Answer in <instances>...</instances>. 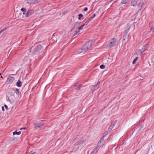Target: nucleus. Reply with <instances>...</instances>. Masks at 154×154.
Instances as JSON below:
<instances>
[{
    "label": "nucleus",
    "mask_w": 154,
    "mask_h": 154,
    "mask_svg": "<svg viewBox=\"0 0 154 154\" xmlns=\"http://www.w3.org/2000/svg\"><path fill=\"white\" fill-rule=\"evenodd\" d=\"M91 42L89 41L86 42L81 48L79 49L77 51L79 54L81 53H84L88 50L90 47L91 46Z\"/></svg>",
    "instance_id": "f257e3e1"
},
{
    "label": "nucleus",
    "mask_w": 154,
    "mask_h": 154,
    "mask_svg": "<svg viewBox=\"0 0 154 154\" xmlns=\"http://www.w3.org/2000/svg\"><path fill=\"white\" fill-rule=\"evenodd\" d=\"M143 3L141 4L140 2L138 3V1L136 0L132 1L131 2V6H137L138 8H140L139 9L140 10L142 9Z\"/></svg>",
    "instance_id": "f03ea898"
},
{
    "label": "nucleus",
    "mask_w": 154,
    "mask_h": 154,
    "mask_svg": "<svg viewBox=\"0 0 154 154\" xmlns=\"http://www.w3.org/2000/svg\"><path fill=\"white\" fill-rule=\"evenodd\" d=\"M116 42V40L114 38H112L110 41L109 44L108 45L107 47L109 48H111L112 47L114 46Z\"/></svg>",
    "instance_id": "7ed1b4c3"
},
{
    "label": "nucleus",
    "mask_w": 154,
    "mask_h": 154,
    "mask_svg": "<svg viewBox=\"0 0 154 154\" xmlns=\"http://www.w3.org/2000/svg\"><path fill=\"white\" fill-rule=\"evenodd\" d=\"M44 125V123L42 121L34 124V128L35 129H38L39 128H41Z\"/></svg>",
    "instance_id": "20e7f679"
},
{
    "label": "nucleus",
    "mask_w": 154,
    "mask_h": 154,
    "mask_svg": "<svg viewBox=\"0 0 154 154\" xmlns=\"http://www.w3.org/2000/svg\"><path fill=\"white\" fill-rule=\"evenodd\" d=\"M15 79L14 77L11 76L8 77L7 78L6 82L8 84L11 83L15 80Z\"/></svg>",
    "instance_id": "39448f33"
},
{
    "label": "nucleus",
    "mask_w": 154,
    "mask_h": 154,
    "mask_svg": "<svg viewBox=\"0 0 154 154\" xmlns=\"http://www.w3.org/2000/svg\"><path fill=\"white\" fill-rule=\"evenodd\" d=\"M26 3L29 4L36 3L37 2V0H25Z\"/></svg>",
    "instance_id": "423d86ee"
},
{
    "label": "nucleus",
    "mask_w": 154,
    "mask_h": 154,
    "mask_svg": "<svg viewBox=\"0 0 154 154\" xmlns=\"http://www.w3.org/2000/svg\"><path fill=\"white\" fill-rule=\"evenodd\" d=\"M116 123V121H115L111 123L108 129V131L110 132L111 131V130L113 128Z\"/></svg>",
    "instance_id": "0eeeda50"
},
{
    "label": "nucleus",
    "mask_w": 154,
    "mask_h": 154,
    "mask_svg": "<svg viewBox=\"0 0 154 154\" xmlns=\"http://www.w3.org/2000/svg\"><path fill=\"white\" fill-rule=\"evenodd\" d=\"M33 12L34 11L33 10H29L25 14V16L26 17H29L33 13Z\"/></svg>",
    "instance_id": "6e6552de"
},
{
    "label": "nucleus",
    "mask_w": 154,
    "mask_h": 154,
    "mask_svg": "<svg viewBox=\"0 0 154 154\" xmlns=\"http://www.w3.org/2000/svg\"><path fill=\"white\" fill-rule=\"evenodd\" d=\"M87 22H86L84 24L81 25L80 27L78 28V31H76L75 32L76 33H77L79 32L80 30L81 29H83V27L85 25H87L88 23H87Z\"/></svg>",
    "instance_id": "1a4fd4ad"
},
{
    "label": "nucleus",
    "mask_w": 154,
    "mask_h": 154,
    "mask_svg": "<svg viewBox=\"0 0 154 154\" xmlns=\"http://www.w3.org/2000/svg\"><path fill=\"white\" fill-rule=\"evenodd\" d=\"M100 83V82H98L97 84L96 85H95L94 87V88H92V90H93V91H94V90H95L97 89V88H98V87H99V84Z\"/></svg>",
    "instance_id": "9d476101"
},
{
    "label": "nucleus",
    "mask_w": 154,
    "mask_h": 154,
    "mask_svg": "<svg viewBox=\"0 0 154 154\" xmlns=\"http://www.w3.org/2000/svg\"><path fill=\"white\" fill-rule=\"evenodd\" d=\"M148 46V45H146L144 46H143L142 48V49L141 50V51L142 52H143L146 50L147 49V47Z\"/></svg>",
    "instance_id": "9b49d317"
},
{
    "label": "nucleus",
    "mask_w": 154,
    "mask_h": 154,
    "mask_svg": "<svg viewBox=\"0 0 154 154\" xmlns=\"http://www.w3.org/2000/svg\"><path fill=\"white\" fill-rule=\"evenodd\" d=\"M22 83L20 80H18L16 83V85L19 87H20L22 86Z\"/></svg>",
    "instance_id": "f8f14e48"
},
{
    "label": "nucleus",
    "mask_w": 154,
    "mask_h": 154,
    "mask_svg": "<svg viewBox=\"0 0 154 154\" xmlns=\"http://www.w3.org/2000/svg\"><path fill=\"white\" fill-rule=\"evenodd\" d=\"M21 10L23 12V14L25 15L26 9L25 8H23L21 9Z\"/></svg>",
    "instance_id": "ddd939ff"
},
{
    "label": "nucleus",
    "mask_w": 154,
    "mask_h": 154,
    "mask_svg": "<svg viewBox=\"0 0 154 154\" xmlns=\"http://www.w3.org/2000/svg\"><path fill=\"white\" fill-rule=\"evenodd\" d=\"M8 29V28L5 27L4 28L2 29L1 31H0V35L1 34L5 31Z\"/></svg>",
    "instance_id": "4468645a"
},
{
    "label": "nucleus",
    "mask_w": 154,
    "mask_h": 154,
    "mask_svg": "<svg viewBox=\"0 0 154 154\" xmlns=\"http://www.w3.org/2000/svg\"><path fill=\"white\" fill-rule=\"evenodd\" d=\"M21 133V131L17 132L15 131L13 132V134L15 135V134H17L18 135H20Z\"/></svg>",
    "instance_id": "2eb2a0df"
},
{
    "label": "nucleus",
    "mask_w": 154,
    "mask_h": 154,
    "mask_svg": "<svg viewBox=\"0 0 154 154\" xmlns=\"http://www.w3.org/2000/svg\"><path fill=\"white\" fill-rule=\"evenodd\" d=\"M81 85H77L75 86V88L76 89L79 90L80 89Z\"/></svg>",
    "instance_id": "dca6fc26"
},
{
    "label": "nucleus",
    "mask_w": 154,
    "mask_h": 154,
    "mask_svg": "<svg viewBox=\"0 0 154 154\" xmlns=\"http://www.w3.org/2000/svg\"><path fill=\"white\" fill-rule=\"evenodd\" d=\"M97 147H95L93 151L91 152V154H93L94 152L97 149Z\"/></svg>",
    "instance_id": "f3484780"
},
{
    "label": "nucleus",
    "mask_w": 154,
    "mask_h": 154,
    "mask_svg": "<svg viewBox=\"0 0 154 154\" xmlns=\"http://www.w3.org/2000/svg\"><path fill=\"white\" fill-rule=\"evenodd\" d=\"M127 0H122L121 2V4H125L127 2Z\"/></svg>",
    "instance_id": "a211bd4d"
},
{
    "label": "nucleus",
    "mask_w": 154,
    "mask_h": 154,
    "mask_svg": "<svg viewBox=\"0 0 154 154\" xmlns=\"http://www.w3.org/2000/svg\"><path fill=\"white\" fill-rule=\"evenodd\" d=\"M138 59V57H137L134 60L133 62V63H132L133 64H135L136 63Z\"/></svg>",
    "instance_id": "6ab92c4d"
},
{
    "label": "nucleus",
    "mask_w": 154,
    "mask_h": 154,
    "mask_svg": "<svg viewBox=\"0 0 154 154\" xmlns=\"http://www.w3.org/2000/svg\"><path fill=\"white\" fill-rule=\"evenodd\" d=\"M15 92L17 94H20L19 90L18 89L16 88L15 90Z\"/></svg>",
    "instance_id": "aec40b11"
},
{
    "label": "nucleus",
    "mask_w": 154,
    "mask_h": 154,
    "mask_svg": "<svg viewBox=\"0 0 154 154\" xmlns=\"http://www.w3.org/2000/svg\"><path fill=\"white\" fill-rule=\"evenodd\" d=\"M95 15H96L95 14H93V15L91 17H90V19H89L88 20V21H89V20H91V19H92L93 18H94V17H95Z\"/></svg>",
    "instance_id": "412c9836"
},
{
    "label": "nucleus",
    "mask_w": 154,
    "mask_h": 154,
    "mask_svg": "<svg viewBox=\"0 0 154 154\" xmlns=\"http://www.w3.org/2000/svg\"><path fill=\"white\" fill-rule=\"evenodd\" d=\"M78 16L79 17L78 19L80 20L83 17V15L82 14H80L78 15Z\"/></svg>",
    "instance_id": "4be33fe9"
},
{
    "label": "nucleus",
    "mask_w": 154,
    "mask_h": 154,
    "mask_svg": "<svg viewBox=\"0 0 154 154\" xmlns=\"http://www.w3.org/2000/svg\"><path fill=\"white\" fill-rule=\"evenodd\" d=\"M151 29L152 32H154V24L152 26Z\"/></svg>",
    "instance_id": "5701e85b"
},
{
    "label": "nucleus",
    "mask_w": 154,
    "mask_h": 154,
    "mask_svg": "<svg viewBox=\"0 0 154 154\" xmlns=\"http://www.w3.org/2000/svg\"><path fill=\"white\" fill-rule=\"evenodd\" d=\"M105 67V66L102 64L100 66V68L101 69H103Z\"/></svg>",
    "instance_id": "b1692460"
},
{
    "label": "nucleus",
    "mask_w": 154,
    "mask_h": 154,
    "mask_svg": "<svg viewBox=\"0 0 154 154\" xmlns=\"http://www.w3.org/2000/svg\"><path fill=\"white\" fill-rule=\"evenodd\" d=\"M100 144L101 143H100V142H98L96 147H97V148H98V147L100 145Z\"/></svg>",
    "instance_id": "393cba45"
},
{
    "label": "nucleus",
    "mask_w": 154,
    "mask_h": 154,
    "mask_svg": "<svg viewBox=\"0 0 154 154\" xmlns=\"http://www.w3.org/2000/svg\"><path fill=\"white\" fill-rule=\"evenodd\" d=\"M42 48V47L41 45H38V46H37V49L39 48V49H41Z\"/></svg>",
    "instance_id": "a878e982"
},
{
    "label": "nucleus",
    "mask_w": 154,
    "mask_h": 154,
    "mask_svg": "<svg viewBox=\"0 0 154 154\" xmlns=\"http://www.w3.org/2000/svg\"><path fill=\"white\" fill-rule=\"evenodd\" d=\"M103 138H101V139H100V141H99V142H100V143H101L102 142H103Z\"/></svg>",
    "instance_id": "bb28decb"
},
{
    "label": "nucleus",
    "mask_w": 154,
    "mask_h": 154,
    "mask_svg": "<svg viewBox=\"0 0 154 154\" xmlns=\"http://www.w3.org/2000/svg\"><path fill=\"white\" fill-rule=\"evenodd\" d=\"M87 10L88 8L87 7H86L84 9V11H86Z\"/></svg>",
    "instance_id": "cd10ccee"
},
{
    "label": "nucleus",
    "mask_w": 154,
    "mask_h": 154,
    "mask_svg": "<svg viewBox=\"0 0 154 154\" xmlns=\"http://www.w3.org/2000/svg\"><path fill=\"white\" fill-rule=\"evenodd\" d=\"M5 108H6V109H8V106H7V105H5Z\"/></svg>",
    "instance_id": "c85d7f7f"
},
{
    "label": "nucleus",
    "mask_w": 154,
    "mask_h": 154,
    "mask_svg": "<svg viewBox=\"0 0 154 154\" xmlns=\"http://www.w3.org/2000/svg\"><path fill=\"white\" fill-rule=\"evenodd\" d=\"M26 128H21L20 129V130H22L23 129H25Z\"/></svg>",
    "instance_id": "c756f323"
},
{
    "label": "nucleus",
    "mask_w": 154,
    "mask_h": 154,
    "mask_svg": "<svg viewBox=\"0 0 154 154\" xmlns=\"http://www.w3.org/2000/svg\"><path fill=\"white\" fill-rule=\"evenodd\" d=\"M2 110L4 111V107L2 106Z\"/></svg>",
    "instance_id": "7c9ffc66"
},
{
    "label": "nucleus",
    "mask_w": 154,
    "mask_h": 154,
    "mask_svg": "<svg viewBox=\"0 0 154 154\" xmlns=\"http://www.w3.org/2000/svg\"><path fill=\"white\" fill-rule=\"evenodd\" d=\"M154 83V82H153Z\"/></svg>",
    "instance_id": "2f4dec72"
}]
</instances>
